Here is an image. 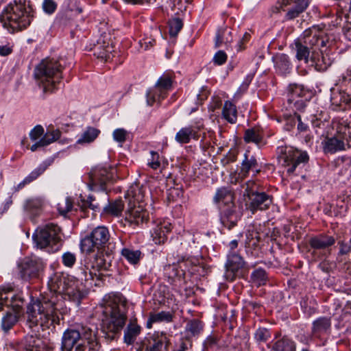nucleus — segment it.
Wrapping results in <instances>:
<instances>
[{
	"instance_id": "obj_1",
	"label": "nucleus",
	"mask_w": 351,
	"mask_h": 351,
	"mask_svg": "<svg viewBox=\"0 0 351 351\" xmlns=\"http://www.w3.org/2000/svg\"><path fill=\"white\" fill-rule=\"evenodd\" d=\"M76 280L69 278L63 274L56 275L53 279V287L58 293H45L41 299L34 300L31 298V301L27 304V322L29 327L40 326L43 330L55 328L56 324L60 323V315L67 313V308L64 300L66 296L68 299L79 306L82 300L87 295L82 280L88 281L93 280V274L88 265H84L79 268L77 272Z\"/></svg>"
},
{
	"instance_id": "obj_2",
	"label": "nucleus",
	"mask_w": 351,
	"mask_h": 351,
	"mask_svg": "<svg viewBox=\"0 0 351 351\" xmlns=\"http://www.w3.org/2000/svg\"><path fill=\"white\" fill-rule=\"evenodd\" d=\"M97 330L88 326L75 325L67 328L62 338V351H99L101 348Z\"/></svg>"
},
{
	"instance_id": "obj_3",
	"label": "nucleus",
	"mask_w": 351,
	"mask_h": 351,
	"mask_svg": "<svg viewBox=\"0 0 351 351\" xmlns=\"http://www.w3.org/2000/svg\"><path fill=\"white\" fill-rule=\"evenodd\" d=\"M127 302L121 294L110 295L105 302L103 314L108 321L106 338L110 341L117 335L125 324L127 319Z\"/></svg>"
},
{
	"instance_id": "obj_4",
	"label": "nucleus",
	"mask_w": 351,
	"mask_h": 351,
	"mask_svg": "<svg viewBox=\"0 0 351 351\" xmlns=\"http://www.w3.org/2000/svg\"><path fill=\"white\" fill-rule=\"evenodd\" d=\"M234 193L228 187L217 190L213 197L215 204L222 202L219 207V221L223 228L231 230L237 226L242 217V212L234 203Z\"/></svg>"
},
{
	"instance_id": "obj_5",
	"label": "nucleus",
	"mask_w": 351,
	"mask_h": 351,
	"mask_svg": "<svg viewBox=\"0 0 351 351\" xmlns=\"http://www.w3.org/2000/svg\"><path fill=\"white\" fill-rule=\"evenodd\" d=\"M64 67L60 61L53 58H45L36 66L34 76L39 81V86L43 92H53L57 84L62 78V72Z\"/></svg>"
},
{
	"instance_id": "obj_6",
	"label": "nucleus",
	"mask_w": 351,
	"mask_h": 351,
	"mask_svg": "<svg viewBox=\"0 0 351 351\" xmlns=\"http://www.w3.org/2000/svg\"><path fill=\"white\" fill-rule=\"evenodd\" d=\"M4 12L8 14V20L16 25L19 31L26 29L34 17V8L30 1L26 0H14L4 8Z\"/></svg>"
},
{
	"instance_id": "obj_7",
	"label": "nucleus",
	"mask_w": 351,
	"mask_h": 351,
	"mask_svg": "<svg viewBox=\"0 0 351 351\" xmlns=\"http://www.w3.org/2000/svg\"><path fill=\"white\" fill-rule=\"evenodd\" d=\"M245 206L252 214L258 210H267L273 202V197L259 189V185L254 181L246 182L244 192Z\"/></svg>"
},
{
	"instance_id": "obj_8",
	"label": "nucleus",
	"mask_w": 351,
	"mask_h": 351,
	"mask_svg": "<svg viewBox=\"0 0 351 351\" xmlns=\"http://www.w3.org/2000/svg\"><path fill=\"white\" fill-rule=\"evenodd\" d=\"M60 228L54 223L47 224L32 236L36 246L46 249L48 252H56L60 250L62 241L60 237Z\"/></svg>"
},
{
	"instance_id": "obj_9",
	"label": "nucleus",
	"mask_w": 351,
	"mask_h": 351,
	"mask_svg": "<svg viewBox=\"0 0 351 351\" xmlns=\"http://www.w3.org/2000/svg\"><path fill=\"white\" fill-rule=\"evenodd\" d=\"M110 239V233L107 228L104 226H98L93 229L92 232L81 239L80 249L82 252L88 254L93 252L97 248V251L107 248V244Z\"/></svg>"
},
{
	"instance_id": "obj_10",
	"label": "nucleus",
	"mask_w": 351,
	"mask_h": 351,
	"mask_svg": "<svg viewBox=\"0 0 351 351\" xmlns=\"http://www.w3.org/2000/svg\"><path fill=\"white\" fill-rule=\"evenodd\" d=\"M226 278L233 281L237 277L245 278L249 273V265L244 258L236 252H230L225 264Z\"/></svg>"
},
{
	"instance_id": "obj_11",
	"label": "nucleus",
	"mask_w": 351,
	"mask_h": 351,
	"mask_svg": "<svg viewBox=\"0 0 351 351\" xmlns=\"http://www.w3.org/2000/svg\"><path fill=\"white\" fill-rule=\"evenodd\" d=\"M170 343L167 334L165 332H155L149 335L140 342H136V351H162L164 347L166 350Z\"/></svg>"
},
{
	"instance_id": "obj_12",
	"label": "nucleus",
	"mask_w": 351,
	"mask_h": 351,
	"mask_svg": "<svg viewBox=\"0 0 351 351\" xmlns=\"http://www.w3.org/2000/svg\"><path fill=\"white\" fill-rule=\"evenodd\" d=\"M26 301L22 294H14L10 291H5L3 288L0 291V311L3 306H6L9 309L19 315L24 313V306Z\"/></svg>"
},
{
	"instance_id": "obj_13",
	"label": "nucleus",
	"mask_w": 351,
	"mask_h": 351,
	"mask_svg": "<svg viewBox=\"0 0 351 351\" xmlns=\"http://www.w3.org/2000/svg\"><path fill=\"white\" fill-rule=\"evenodd\" d=\"M172 80L169 76H162L157 81L154 88L147 92V103L152 106L158 99H163L167 96V91L171 88Z\"/></svg>"
},
{
	"instance_id": "obj_14",
	"label": "nucleus",
	"mask_w": 351,
	"mask_h": 351,
	"mask_svg": "<svg viewBox=\"0 0 351 351\" xmlns=\"http://www.w3.org/2000/svg\"><path fill=\"white\" fill-rule=\"evenodd\" d=\"M94 261L91 263H87L85 260V265L89 266L90 269L97 268L98 271H111L112 263L114 259V251L107 248H103L97 251V253L93 255Z\"/></svg>"
},
{
	"instance_id": "obj_15",
	"label": "nucleus",
	"mask_w": 351,
	"mask_h": 351,
	"mask_svg": "<svg viewBox=\"0 0 351 351\" xmlns=\"http://www.w3.org/2000/svg\"><path fill=\"white\" fill-rule=\"evenodd\" d=\"M88 178V186L90 190L98 189L100 191H106V185L112 179V175L106 168H96L89 173Z\"/></svg>"
},
{
	"instance_id": "obj_16",
	"label": "nucleus",
	"mask_w": 351,
	"mask_h": 351,
	"mask_svg": "<svg viewBox=\"0 0 351 351\" xmlns=\"http://www.w3.org/2000/svg\"><path fill=\"white\" fill-rule=\"evenodd\" d=\"M336 239L326 234H320L309 239L308 243L314 250L312 254H315L316 250H321L322 257L327 258L331 254V247L335 243Z\"/></svg>"
},
{
	"instance_id": "obj_17",
	"label": "nucleus",
	"mask_w": 351,
	"mask_h": 351,
	"mask_svg": "<svg viewBox=\"0 0 351 351\" xmlns=\"http://www.w3.org/2000/svg\"><path fill=\"white\" fill-rule=\"evenodd\" d=\"M18 267L21 278L28 280L39 276L40 272L43 269V265L39 259L25 258L18 265Z\"/></svg>"
},
{
	"instance_id": "obj_18",
	"label": "nucleus",
	"mask_w": 351,
	"mask_h": 351,
	"mask_svg": "<svg viewBox=\"0 0 351 351\" xmlns=\"http://www.w3.org/2000/svg\"><path fill=\"white\" fill-rule=\"evenodd\" d=\"M284 163L287 166V173H293L296 167L300 164L308 162L309 158L306 152H300L298 149H293L292 147L284 152Z\"/></svg>"
},
{
	"instance_id": "obj_19",
	"label": "nucleus",
	"mask_w": 351,
	"mask_h": 351,
	"mask_svg": "<svg viewBox=\"0 0 351 351\" xmlns=\"http://www.w3.org/2000/svg\"><path fill=\"white\" fill-rule=\"evenodd\" d=\"M125 221L138 226L148 221V213L140 206L131 207L125 211Z\"/></svg>"
},
{
	"instance_id": "obj_20",
	"label": "nucleus",
	"mask_w": 351,
	"mask_h": 351,
	"mask_svg": "<svg viewBox=\"0 0 351 351\" xmlns=\"http://www.w3.org/2000/svg\"><path fill=\"white\" fill-rule=\"evenodd\" d=\"M311 64L318 71H325L331 65L332 60L328 54H324L322 51H313L311 56Z\"/></svg>"
},
{
	"instance_id": "obj_21",
	"label": "nucleus",
	"mask_w": 351,
	"mask_h": 351,
	"mask_svg": "<svg viewBox=\"0 0 351 351\" xmlns=\"http://www.w3.org/2000/svg\"><path fill=\"white\" fill-rule=\"evenodd\" d=\"M315 27L306 29L303 33V37L300 38L312 51H320L319 35Z\"/></svg>"
},
{
	"instance_id": "obj_22",
	"label": "nucleus",
	"mask_w": 351,
	"mask_h": 351,
	"mask_svg": "<svg viewBox=\"0 0 351 351\" xmlns=\"http://www.w3.org/2000/svg\"><path fill=\"white\" fill-rule=\"evenodd\" d=\"M243 140L246 143H254L259 147H262L267 144V141L263 138V132L256 128L245 130Z\"/></svg>"
},
{
	"instance_id": "obj_23",
	"label": "nucleus",
	"mask_w": 351,
	"mask_h": 351,
	"mask_svg": "<svg viewBox=\"0 0 351 351\" xmlns=\"http://www.w3.org/2000/svg\"><path fill=\"white\" fill-rule=\"evenodd\" d=\"M21 348L22 351H45V343L41 339L30 335L25 337Z\"/></svg>"
},
{
	"instance_id": "obj_24",
	"label": "nucleus",
	"mask_w": 351,
	"mask_h": 351,
	"mask_svg": "<svg viewBox=\"0 0 351 351\" xmlns=\"http://www.w3.org/2000/svg\"><path fill=\"white\" fill-rule=\"evenodd\" d=\"M267 347L271 351H296L295 342L287 335L278 339L271 345L268 344Z\"/></svg>"
},
{
	"instance_id": "obj_25",
	"label": "nucleus",
	"mask_w": 351,
	"mask_h": 351,
	"mask_svg": "<svg viewBox=\"0 0 351 351\" xmlns=\"http://www.w3.org/2000/svg\"><path fill=\"white\" fill-rule=\"evenodd\" d=\"M274 61L278 73L286 75L291 72V63L287 55L285 53L278 54L274 58Z\"/></svg>"
},
{
	"instance_id": "obj_26",
	"label": "nucleus",
	"mask_w": 351,
	"mask_h": 351,
	"mask_svg": "<svg viewBox=\"0 0 351 351\" xmlns=\"http://www.w3.org/2000/svg\"><path fill=\"white\" fill-rule=\"evenodd\" d=\"M294 44L297 60L299 61L303 60L306 64L308 63L311 61V56L313 51L308 48L300 38L295 40Z\"/></svg>"
},
{
	"instance_id": "obj_27",
	"label": "nucleus",
	"mask_w": 351,
	"mask_h": 351,
	"mask_svg": "<svg viewBox=\"0 0 351 351\" xmlns=\"http://www.w3.org/2000/svg\"><path fill=\"white\" fill-rule=\"evenodd\" d=\"M324 143V152L325 153L334 154L338 151L345 149V143L343 140L335 136L326 137Z\"/></svg>"
},
{
	"instance_id": "obj_28",
	"label": "nucleus",
	"mask_w": 351,
	"mask_h": 351,
	"mask_svg": "<svg viewBox=\"0 0 351 351\" xmlns=\"http://www.w3.org/2000/svg\"><path fill=\"white\" fill-rule=\"evenodd\" d=\"M295 5L288 10L286 14L287 20H293L304 12L310 4V0H296Z\"/></svg>"
},
{
	"instance_id": "obj_29",
	"label": "nucleus",
	"mask_w": 351,
	"mask_h": 351,
	"mask_svg": "<svg viewBox=\"0 0 351 351\" xmlns=\"http://www.w3.org/2000/svg\"><path fill=\"white\" fill-rule=\"evenodd\" d=\"M203 328L204 324L199 319H193L189 320L185 327L186 332L188 333L186 339L191 341V337L199 335L203 330Z\"/></svg>"
},
{
	"instance_id": "obj_30",
	"label": "nucleus",
	"mask_w": 351,
	"mask_h": 351,
	"mask_svg": "<svg viewBox=\"0 0 351 351\" xmlns=\"http://www.w3.org/2000/svg\"><path fill=\"white\" fill-rule=\"evenodd\" d=\"M304 86L298 84H291L288 87L287 101H293L295 99L306 97L309 95Z\"/></svg>"
},
{
	"instance_id": "obj_31",
	"label": "nucleus",
	"mask_w": 351,
	"mask_h": 351,
	"mask_svg": "<svg viewBox=\"0 0 351 351\" xmlns=\"http://www.w3.org/2000/svg\"><path fill=\"white\" fill-rule=\"evenodd\" d=\"M21 315L9 309L2 317L1 328L5 332H8L18 322Z\"/></svg>"
},
{
	"instance_id": "obj_32",
	"label": "nucleus",
	"mask_w": 351,
	"mask_h": 351,
	"mask_svg": "<svg viewBox=\"0 0 351 351\" xmlns=\"http://www.w3.org/2000/svg\"><path fill=\"white\" fill-rule=\"evenodd\" d=\"M222 116L229 123H236L237 119V110L236 106L230 101H225L222 110Z\"/></svg>"
},
{
	"instance_id": "obj_33",
	"label": "nucleus",
	"mask_w": 351,
	"mask_h": 351,
	"mask_svg": "<svg viewBox=\"0 0 351 351\" xmlns=\"http://www.w3.org/2000/svg\"><path fill=\"white\" fill-rule=\"evenodd\" d=\"M197 138L198 136L192 127L182 128L176 135V140L180 143H188L191 138Z\"/></svg>"
},
{
	"instance_id": "obj_34",
	"label": "nucleus",
	"mask_w": 351,
	"mask_h": 351,
	"mask_svg": "<svg viewBox=\"0 0 351 351\" xmlns=\"http://www.w3.org/2000/svg\"><path fill=\"white\" fill-rule=\"evenodd\" d=\"M331 326V319L327 317H320L313 322L312 332L314 334L327 331Z\"/></svg>"
},
{
	"instance_id": "obj_35",
	"label": "nucleus",
	"mask_w": 351,
	"mask_h": 351,
	"mask_svg": "<svg viewBox=\"0 0 351 351\" xmlns=\"http://www.w3.org/2000/svg\"><path fill=\"white\" fill-rule=\"evenodd\" d=\"M141 332V327L130 324L124 331L123 341L128 345H132Z\"/></svg>"
},
{
	"instance_id": "obj_36",
	"label": "nucleus",
	"mask_w": 351,
	"mask_h": 351,
	"mask_svg": "<svg viewBox=\"0 0 351 351\" xmlns=\"http://www.w3.org/2000/svg\"><path fill=\"white\" fill-rule=\"evenodd\" d=\"M173 319V314L170 312L161 311L157 313L151 314L147 322V328H151L152 324L158 322H170Z\"/></svg>"
},
{
	"instance_id": "obj_37",
	"label": "nucleus",
	"mask_w": 351,
	"mask_h": 351,
	"mask_svg": "<svg viewBox=\"0 0 351 351\" xmlns=\"http://www.w3.org/2000/svg\"><path fill=\"white\" fill-rule=\"evenodd\" d=\"M124 203L121 198H119L114 201L109 202L108 204L104 207V210L107 214L118 216L122 213Z\"/></svg>"
},
{
	"instance_id": "obj_38",
	"label": "nucleus",
	"mask_w": 351,
	"mask_h": 351,
	"mask_svg": "<svg viewBox=\"0 0 351 351\" xmlns=\"http://www.w3.org/2000/svg\"><path fill=\"white\" fill-rule=\"evenodd\" d=\"M99 133V130L93 127H88L77 143L78 144L90 143L97 138Z\"/></svg>"
},
{
	"instance_id": "obj_39",
	"label": "nucleus",
	"mask_w": 351,
	"mask_h": 351,
	"mask_svg": "<svg viewBox=\"0 0 351 351\" xmlns=\"http://www.w3.org/2000/svg\"><path fill=\"white\" fill-rule=\"evenodd\" d=\"M250 279L253 283L258 286H261L266 284L268 280V276L264 269L257 268L251 274Z\"/></svg>"
},
{
	"instance_id": "obj_40",
	"label": "nucleus",
	"mask_w": 351,
	"mask_h": 351,
	"mask_svg": "<svg viewBox=\"0 0 351 351\" xmlns=\"http://www.w3.org/2000/svg\"><path fill=\"white\" fill-rule=\"evenodd\" d=\"M250 151H247L244 154V160L241 164V171L244 173H248L250 169H254L258 167V162L254 156H250Z\"/></svg>"
},
{
	"instance_id": "obj_41",
	"label": "nucleus",
	"mask_w": 351,
	"mask_h": 351,
	"mask_svg": "<svg viewBox=\"0 0 351 351\" xmlns=\"http://www.w3.org/2000/svg\"><path fill=\"white\" fill-rule=\"evenodd\" d=\"M164 271L166 276H167L169 278H184L185 275V271L184 269H181V267H178L177 265H167L164 267Z\"/></svg>"
},
{
	"instance_id": "obj_42",
	"label": "nucleus",
	"mask_w": 351,
	"mask_h": 351,
	"mask_svg": "<svg viewBox=\"0 0 351 351\" xmlns=\"http://www.w3.org/2000/svg\"><path fill=\"white\" fill-rule=\"evenodd\" d=\"M121 254L128 261L129 263L135 265L140 261L141 252L140 250H132L129 248H123L121 251Z\"/></svg>"
},
{
	"instance_id": "obj_43",
	"label": "nucleus",
	"mask_w": 351,
	"mask_h": 351,
	"mask_svg": "<svg viewBox=\"0 0 351 351\" xmlns=\"http://www.w3.org/2000/svg\"><path fill=\"white\" fill-rule=\"evenodd\" d=\"M256 341L258 343L267 342L271 337V332L269 329L263 327L257 328L254 334Z\"/></svg>"
},
{
	"instance_id": "obj_44",
	"label": "nucleus",
	"mask_w": 351,
	"mask_h": 351,
	"mask_svg": "<svg viewBox=\"0 0 351 351\" xmlns=\"http://www.w3.org/2000/svg\"><path fill=\"white\" fill-rule=\"evenodd\" d=\"M169 32L171 37H176L183 27V22L180 18H173L169 21Z\"/></svg>"
},
{
	"instance_id": "obj_45",
	"label": "nucleus",
	"mask_w": 351,
	"mask_h": 351,
	"mask_svg": "<svg viewBox=\"0 0 351 351\" xmlns=\"http://www.w3.org/2000/svg\"><path fill=\"white\" fill-rule=\"evenodd\" d=\"M339 132L343 134V138L351 141V119L342 121L339 127Z\"/></svg>"
},
{
	"instance_id": "obj_46",
	"label": "nucleus",
	"mask_w": 351,
	"mask_h": 351,
	"mask_svg": "<svg viewBox=\"0 0 351 351\" xmlns=\"http://www.w3.org/2000/svg\"><path fill=\"white\" fill-rule=\"evenodd\" d=\"M183 196V190L181 188L171 187L167 190V200L169 203L176 202Z\"/></svg>"
},
{
	"instance_id": "obj_47",
	"label": "nucleus",
	"mask_w": 351,
	"mask_h": 351,
	"mask_svg": "<svg viewBox=\"0 0 351 351\" xmlns=\"http://www.w3.org/2000/svg\"><path fill=\"white\" fill-rule=\"evenodd\" d=\"M307 97L295 99L293 101H287L290 108L298 111H303L306 107Z\"/></svg>"
},
{
	"instance_id": "obj_48",
	"label": "nucleus",
	"mask_w": 351,
	"mask_h": 351,
	"mask_svg": "<svg viewBox=\"0 0 351 351\" xmlns=\"http://www.w3.org/2000/svg\"><path fill=\"white\" fill-rule=\"evenodd\" d=\"M152 237L155 243L158 245L164 244L167 240V236L165 234L163 228H155Z\"/></svg>"
},
{
	"instance_id": "obj_49",
	"label": "nucleus",
	"mask_w": 351,
	"mask_h": 351,
	"mask_svg": "<svg viewBox=\"0 0 351 351\" xmlns=\"http://www.w3.org/2000/svg\"><path fill=\"white\" fill-rule=\"evenodd\" d=\"M47 168V165L45 163L41 164L38 168L32 171L24 180L27 184L31 183L35 180L39 176H40Z\"/></svg>"
},
{
	"instance_id": "obj_50",
	"label": "nucleus",
	"mask_w": 351,
	"mask_h": 351,
	"mask_svg": "<svg viewBox=\"0 0 351 351\" xmlns=\"http://www.w3.org/2000/svg\"><path fill=\"white\" fill-rule=\"evenodd\" d=\"M47 168V165L45 163L41 164L38 168L32 171L24 180L27 184L31 183L35 180L39 176H40Z\"/></svg>"
},
{
	"instance_id": "obj_51",
	"label": "nucleus",
	"mask_w": 351,
	"mask_h": 351,
	"mask_svg": "<svg viewBox=\"0 0 351 351\" xmlns=\"http://www.w3.org/2000/svg\"><path fill=\"white\" fill-rule=\"evenodd\" d=\"M47 168V165L45 163L41 164L38 168L32 171L24 180L27 184L31 183L35 180L39 176H40Z\"/></svg>"
},
{
	"instance_id": "obj_52",
	"label": "nucleus",
	"mask_w": 351,
	"mask_h": 351,
	"mask_svg": "<svg viewBox=\"0 0 351 351\" xmlns=\"http://www.w3.org/2000/svg\"><path fill=\"white\" fill-rule=\"evenodd\" d=\"M238 151L230 149L221 160V163L226 167L229 164L234 162L237 159Z\"/></svg>"
},
{
	"instance_id": "obj_53",
	"label": "nucleus",
	"mask_w": 351,
	"mask_h": 351,
	"mask_svg": "<svg viewBox=\"0 0 351 351\" xmlns=\"http://www.w3.org/2000/svg\"><path fill=\"white\" fill-rule=\"evenodd\" d=\"M101 46L95 47L94 48V55L97 57V58H100L101 60H104L105 61H108L110 58V50L109 46H106L105 49L97 51V49H100Z\"/></svg>"
},
{
	"instance_id": "obj_54",
	"label": "nucleus",
	"mask_w": 351,
	"mask_h": 351,
	"mask_svg": "<svg viewBox=\"0 0 351 351\" xmlns=\"http://www.w3.org/2000/svg\"><path fill=\"white\" fill-rule=\"evenodd\" d=\"M218 341V337L215 335H209L203 343L202 351H209L210 348H213L217 345Z\"/></svg>"
},
{
	"instance_id": "obj_55",
	"label": "nucleus",
	"mask_w": 351,
	"mask_h": 351,
	"mask_svg": "<svg viewBox=\"0 0 351 351\" xmlns=\"http://www.w3.org/2000/svg\"><path fill=\"white\" fill-rule=\"evenodd\" d=\"M60 132L59 130H53L50 132L49 129L47 132L42 137V139H45V143L49 142V145L56 141H57L60 136Z\"/></svg>"
},
{
	"instance_id": "obj_56",
	"label": "nucleus",
	"mask_w": 351,
	"mask_h": 351,
	"mask_svg": "<svg viewBox=\"0 0 351 351\" xmlns=\"http://www.w3.org/2000/svg\"><path fill=\"white\" fill-rule=\"evenodd\" d=\"M41 206L40 202L38 199H29L25 204V209L32 213H36Z\"/></svg>"
},
{
	"instance_id": "obj_57",
	"label": "nucleus",
	"mask_w": 351,
	"mask_h": 351,
	"mask_svg": "<svg viewBox=\"0 0 351 351\" xmlns=\"http://www.w3.org/2000/svg\"><path fill=\"white\" fill-rule=\"evenodd\" d=\"M62 263L64 264V266L67 267H73L76 261L75 255L70 252L64 253L62 256Z\"/></svg>"
},
{
	"instance_id": "obj_58",
	"label": "nucleus",
	"mask_w": 351,
	"mask_h": 351,
	"mask_svg": "<svg viewBox=\"0 0 351 351\" xmlns=\"http://www.w3.org/2000/svg\"><path fill=\"white\" fill-rule=\"evenodd\" d=\"M113 138L115 141L123 143L126 141V136L128 135V132L123 129V128H119L116 129L113 132Z\"/></svg>"
},
{
	"instance_id": "obj_59",
	"label": "nucleus",
	"mask_w": 351,
	"mask_h": 351,
	"mask_svg": "<svg viewBox=\"0 0 351 351\" xmlns=\"http://www.w3.org/2000/svg\"><path fill=\"white\" fill-rule=\"evenodd\" d=\"M57 8V3L53 0H44L43 9L48 14H53Z\"/></svg>"
},
{
	"instance_id": "obj_60",
	"label": "nucleus",
	"mask_w": 351,
	"mask_h": 351,
	"mask_svg": "<svg viewBox=\"0 0 351 351\" xmlns=\"http://www.w3.org/2000/svg\"><path fill=\"white\" fill-rule=\"evenodd\" d=\"M339 245V251L338 253L339 256H343L351 252V239L348 242L345 241H339L338 242Z\"/></svg>"
},
{
	"instance_id": "obj_61",
	"label": "nucleus",
	"mask_w": 351,
	"mask_h": 351,
	"mask_svg": "<svg viewBox=\"0 0 351 351\" xmlns=\"http://www.w3.org/2000/svg\"><path fill=\"white\" fill-rule=\"evenodd\" d=\"M44 134V128L40 125H36L29 132V137L32 141H36Z\"/></svg>"
},
{
	"instance_id": "obj_62",
	"label": "nucleus",
	"mask_w": 351,
	"mask_h": 351,
	"mask_svg": "<svg viewBox=\"0 0 351 351\" xmlns=\"http://www.w3.org/2000/svg\"><path fill=\"white\" fill-rule=\"evenodd\" d=\"M227 60V55L223 51H218L214 56L213 62L217 65H221Z\"/></svg>"
},
{
	"instance_id": "obj_63",
	"label": "nucleus",
	"mask_w": 351,
	"mask_h": 351,
	"mask_svg": "<svg viewBox=\"0 0 351 351\" xmlns=\"http://www.w3.org/2000/svg\"><path fill=\"white\" fill-rule=\"evenodd\" d=\"M295 119L296 115H295V113L293 114V115L289 114V116H287L286 119V124L285 125V128L286 130L290 131L291 129L293 128L296 123Z\"/></svg>"
},
{
	"instance_id": "obj_64",
	"label": "nucleus",
	"mask_w": 351,
	"mask_h": 351,
	"mask_svg": "<svg viewBox=\"0 0 351 351\" xmlns=\"http://www.w3.org/2000/svg\"><path fill=\"white\" fill-rule=\"evenodd\" d=\"M226 32H227L226 29H219L217 31V33L216 37H215V43L216 48L219 47L221 46V45L223 43V37H224V35Z\"/></svg>"
}]
</instances>
